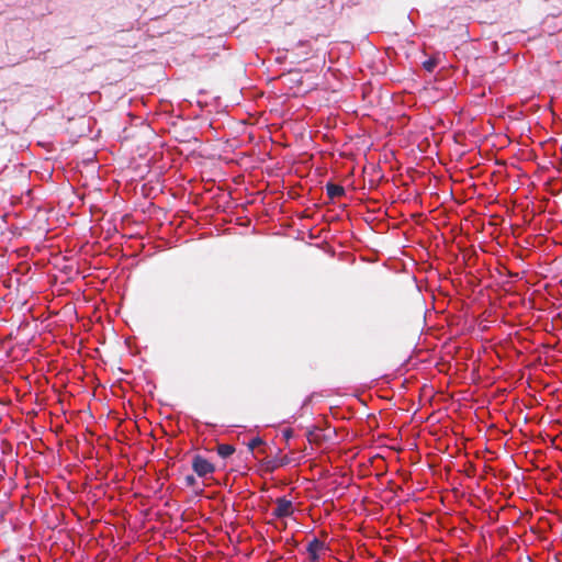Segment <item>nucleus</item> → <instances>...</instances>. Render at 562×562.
Masks as SVG:
<instances>
[{
  "label": "nucleus",
  "mask_w": 562,
  "mask_h": 562,
  "mask_svg": "<svg viewBox=\"0 0 562 562\" xmlns=\"http://www.w3.org/2000/svg\"><path fill=\"white\" fill-rule=\"evenodd\" d=\"M292 514H293L292 502L286 499L285 497L277 498L276 507L272 510V515L276 518H285V517H290Z\"/></svg>",
  "instance_id": "f03ea898"
},
{
  "label": "nucleus",
  "mask_w": 562,
  "mask_h": 562,
  "mask_svg": "<svg viewBox=\"0 0 562 562\" xmlns=\"http://www.w3.org/2000/svg\"><path fill=\"white\" fill-rule=\"evenodd\" d=\"M283 435H284V437H285L286 439H289V438H291V437H292V435H293V430H292V429H290V428H289V429H285V430L283 431Z\"/></svg>",
  "instance_id": "9b49d317"
},
{
  "label": "nucleus",
  "mask_w": 562,
  "mask_h": 562,
  "mask_svg": "<svg viewBox=\"0 0 562 562\" xmlns=\"http://www.w3.org/2000/svg\"><path fill=\"white\" fill-rule=\"evenodd\" d=\"M217 453L222 458H228L235 452V447L227 443H221L216 448Z\"/></svg>",
  "instance_id": "423d86ee"
},
{
  "label": "nucleus",
  "mask_w": 562,
  "mask_h": 562,
  "mask_svg": "<svg viewBox=\"0 0 562 562\" xmlns=\"http://www.w3.org/2000/svg\"><path fill=\"white\" fill-rule=\"evenodd\" d=\"M192 469L198 476L203 477L215 471V467L204 457L196 454L192 459Z\"/></svg>",
  "instance_id": "f257e3e1"
},
{
  "label": "nucleus",
  "mask_w": 562,
  "mask_h": 562,
  "mask_svg": "<svg viewBox=\"0 0 562 562\" xmlns=\"http://www.w3.org/2000/svg\"><path fill=\"white\" fill-rule=\"evenodd\" d=\"M262 445H263L262 439L260 437H255L249 441L248 448H249V450L254 451L256 448H258Z\"/></svg>",
  "instance_id": "6e6552de"
},
{
  "label": "nucleus",
  "mask_w": 562,
  "mask_h": 562,
  "mask_svg": "<svg viewBox=\"0 0 562 562\" xmlns=\"http://www.w3.org/2000/svg\"><path fill=\"white\" fill-rule=\"evenodd\" d=\"M326 192L330 199L339 198L345 194V189L335 183L326 184Z\"/></svg>",
  "instance_id": "39448f33"
},
{
  "label": "nucleus",
  "mask_w": 562,
  "mask_h": 562,
  "mask_svg": "<svg viewBox=\"0 0 562 562\" xmlns=\"http://www.w3.org/2000/svg\"><path fill=\"white\" fill-rule=\"evenodd\" d=\"M282 464H283V463H279V462H277V461H269V467H268V469L272 471V470L277 469L278 467H280V465H282Z\"/></svg>",
  "instance_id": "9d476101"
},
{
  "label": "nucleus",
  "mask_w": 562,
  "mask_h": 562,
  "mask_svg": "<svg viewBox=\"0 0 562 562\" xmlns=\"http://www.w3.org/2000/svg\"><path fill=\"white\" fill-rule=\"evenodd\" d=\"M184 483L187 486L192 487L195 485L196 479L193 475H187L184 477Z\"/></svg>",
  "instance_id": "1a4fd4ad"
},
{
  "label": "nucleus",
  "mask_w": 562,
  "mask_h": 562,
  "mask_svg": "<svg viewBox=\"0 0 562 562\" xmlns=\"http://www.w3.org/2000/svg\"><path fill=\"white\" fill-rule=\"evenodd\" d=\"M324 548V542L314 538L307 546V552L313 561L318 559V552Z\"/></svg>",
  "instance_id": "20e7f679"
},
{
  "label": "nucleus",
  "mask_w": 562,
  "mask_h": 562,
  "mask_svg": "<svg viewBox=\"0 0 562 562\" xmlns=\"http://www.w3.org/2000/svg\"><path fill=\"white\" fill-rule=\"evenodd\" d=\"M306 438L308 442L319 445L325 439V435L319 427H313L306 431Z\"/></svg>",
  "instance_id": "7ed1b4c3"
},
{
  "label": "nucleus",
  "mask_w": 562,
  "mask_h": 562,
  "mask_svg": "<svg viewBox=\"0 0 562 562\" xmlns=\"http://www.w3.org/2000/svg\"><path fill=\"white\" fill-rule=\"evenodd\" d=\"M423 66L427 71L431 72L437 66V60L435 58H429L423 63Z\"/></svg>",
  "instance_id": "0eeeda50"
}]
</instances>
